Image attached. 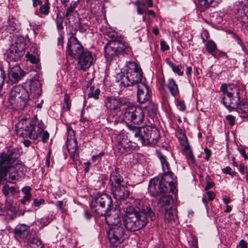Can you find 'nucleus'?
Listing matches in <instances>:
<instances>
[{
    "mask_svg": "<svg viewBox=\"0 0 248 248\" xmlns=\"http://www.w3.org/2000/svg\"><path fill=\"white\" fill-rule=\"evenodd\" d=\"M91 207L98 216H105L110 227L122 224L119 211H112L113 208L111 197L104 193L98 192L92 198Z\"/></svg>",
    "mask_w": 248,
    "mask_h": 248,
    "instance_id": "nucleus-1",
    "label": "nucleus"
},
{
    "mask_svg": "<svg viewBox=\"0 0 248 248\" xmlns=\"http://www.w3.org/2000/svg\"><path fill=\"white\" fill-rule=\"evenodd\" d=\"M16 127L17 135L23 138L35 140L41 135V140L45 143L49 138L48 132L44 130V123L42 121H39L37 117L31 120H21L16 124Z\"/></svg>",
    "mask_w": 248,
    "mask_h": 248,
    "instance_id": "nucleus-2",
    "label": "nucleus"
},
{
    "mask_svg": "<svg viewBox=\"0 0 248 248\" xmlns=\"http://www.w3.org/2000/svg\"><path fill=\"white\" fill-rule=\"evenodd\" d=\"M66 54L78 61V65L83 71L88 69L93 63V57L91 52L85 48L74 36L68 39Z\"/></svg>",
    "mask_w": 248,
    "mask_h": 248,
    "instance_id": "nucleus-3",
    "label": "nucleus"
},
{
    "mask_svg": "<svg viewBox=\"0 0 248 248\" xmlns=\"http://www.w3.org/2000/svg\"><path fill=\"white\" fill-rule=\"evenodd\" d=\"M123 220L125 228L131 232L141 229L145 227L148 222L147 216L142 213L137 212L133 206L126 207Z\"/></svg>",
    "mask_w": 248,
    "mask_h": 248,
    "instance_id": "nucleus-4",
    "label": "nucleus"
},
{
    "mask_svg": "<svg viewBox=\"0 0 248 248\" xmlns=\"http://www.w3.org/2000/svg\"><path fill=\"white\" fill-rule=\"evenodd\" d=\"M128 129L132 132L135 138L143 145L155 144L160 138V132L154 126L138 127L132 124H127Z\"/></svg>",
    "mask_w": 248,
    "mask_h": 248,
    "instance_id": "nucleus-5",
    "label": "nucleus"
},
{
    "mask_svg": "<svg viewBox=\"0 0 248 248\" xmlns=\"http://www.w3.org/2000/svg\"><path fill=\"white\" fill-rule=\"evenodd\" d=\"M126 72L121 76V83L124 87H137L142 82L143 73L140 66L134 62H126Z\"/></svg>",
    "mask_w": 248,
    "mask_h": 248,
    "instance_id": "nucleus-6",
    "label": "nucleus"
},
{
    "mask_svg": "<svg viewBox=\"0 0 248 248\" xmlns=\"http://www.w3.org/2000/svg\"><path fill=\"white\" fill-rule=\"evenodd\" d=\"M220 91L224 96L222 102L224 106L229 110H233L238 108L240 101V90L235 85L222 84Z\"/></svg>",
    "mask_w": 248,
    "mask_h": 248,
    "instance_id": "nucleus-7",
    "label": "nucleus"
},
{
    "mask_svg": "<svg viewBox=\"0 0 248 248\" xmlns=\"http://www.w3.org/2000/svg\"><path fill=\"white\" fill-rule=\"evenodd\" d=\"M122 120L127 123L134 124L140 125L143 123L145 115L142 109L137 106H135L128 102V105L122 108Z\"/></svg>",
    "mask_w": 248,
    "mask_h": 248,
    "instance_id": "nucleus-8",
    "label": "nucleus"
},
{
    "mask_svg": "<svg viewBox=\"0 0 248 248\" xmlns=\"http://www.w3.org/2000/svg\"><path fill=\"white\" fill-rule=\"evenodd\" d=\"M17 151L16 148H9L7 153L0 155V178H3L9 168H12L17 158Z\"/></svg>",
    "mask_w": 248,
    "mask_h": 248,
    "instance_id": "nucleus-9",
    "label": "nucleus"
},
{
    "mask_svg": "<svg viewBox=\"0 0 248 248\" xmlns=\"http://www.w3.org/2000/svg\"><path fill=\"white\" fill-rule=\"evenodd\" d=\"M131 50L130 47L127 43H115L109 41L105 46V56L108 60L110 61L115 59V57L120 54L127 53Z\"/></svg>",
    "mask_w": 248,
    "mask_h": 248,
    "instance_id": "nucleus-10",
    "label": "nucleus"
},
{
    "mask_svg": "<svg viewBox=\"0 0 248 248\" xmlns=\"http://www.w3.org/2000/svg\"><path fill=\"white\" fill-rule=\"evenodd\" d=\"M110 243L114 246H117L127 237L126 231L123 224L110 227L108 232Z\"/></svg>",
    "mask_w": 248,
    "mask_h": 248,
    "instance_id": "nucleus-11",
    "label": "nucleus"
},
{
    "mask_svg": "<svg viewBox=\"0 0 248 248\" xmlns=\"http://www.w3.org/2000/svg\"><path fill=\"white\" fill-rule=\"evenodd\" d=\"M148 190L152 197H157L170 192L168 186H166V184L160 180L159 176L155 177L150 180Z\"/></svg>",
    "mask_w": 248,
    "mask_h": 248,
    "instance_id": "nucleus-12",
    "label": "nucleus"
},
{
    "mask_svg": "<svg viewBox=\"0 0 248 248\" xmlns=\"http://www.w3.org/2000/svg\"><path fill=\"white\" fill-rule=\"evenodd\" d=\"M129 101L124 97H108L106 100V106L108 109L120 111L122 108L125 107Z\"/></svg>",
    "mask_w": 248,
    "mask_h": 248,
    "instance_id": "nucleus-13",
    "label": "nucleus"
},
{
    "mask_svg": "<svg viewBox=\"0 0 248 248\" xmlns=\"http://www.w3.org/2000/svg\"><path fill=\"white\" fill-rule=\"evenodd\" d=\"M28 91L22 86H17L14 87L11 91V99L20 100L22 103L21 106L24 107L30 98Z\"/></svg>",
    "mask_w": 248,
    "mask_h": 248,
    "instance_id": "nucleus-14",
    "label": "nucleus"
},
{
    "mask_svg": "<svg viewBox=\"0 0 248 248\" xmlns=\"http://www.w3.org/2000/svg\"><path fill=\"white\" fill-rule=\"evenodd\" d=\"M132 206L135 208V210L137 212H139L144 215H146L147 217H150L152 221L155 220V215L154 212L149 204L144 201L139 199H135Z\"/></svg>",
    "mask_w": 248,
    "mask_h": 248,
    "instance_id": "nucleus-15",
    "label": "nucleus"
},
{
    "mask_svg": "<svg viewBox=\"0 0 248 248\" xmlns=\"http://www.w3.org/2000/svg\"><path fill=\"white\" fill-rule=\"evenodd\" d=\"M114 198L118 201L124 200L130 196V191L124 184L110 187Z\"/></svg>",
    "mask_w": 248,
    "mask_h": 248,
    "instance_id": "nucleus-16",
    "label": "nucleus"
},
{
    "mask_svg": "<svg viewBox=\"0 0 248 248\" xmlns=\"http://www.w3.org/2000/svg\"><path fill=\"white\" fill-rule=\"evenodd\" d=\"M25 72L18 65H16L8 71V76L12 83H16L25 76Z\"/></svg>",
    "mask_w": 248,
    "mask_h": 248,
    "instance_id": "nucleus-17",
    "label": "nucleus"
},
{
    "mask_svg": "<svg viewBox=\"0 0 248 248\" xmlns=\"http://www.w3.org/2000/svg\"><path fill=\"white\" fill-rule=\"evenodd\" d=\"M30 82L31 94L33 93L34 96L40 95L42 92V86L40 74L39 73H36L33 78L31 79Z\"/></svg>",
    "mask_w": 248,
    "mask_h": 248,
    "instance_id": "nucleus-18",
    "label": "nucleus"
},
{
    "mask_svg": "<svg viewBox=\"0 0 248 248\" xmlns=\"http://www.w3.org/2000/svg\"><path fill=\"white\" fill-rule=\"evenodd\" d=\"M137 89L138 101L140 104H143L149 100L150 91L148 86L145 83H140L136 87Z\"/></svg>",
    "mask_w": 248,
    "mask_h": 248,
    "instance_id": "nucleus-19",
    "label": "nucleus"
},
{
    "mask_svg": "<svg viewBox=\"0 0 248 248\" xmlns=\"http://www.w3.org/2000/svg\"><path fill=\"white\" fill-rule=\"evenodd\" d=\"M163 171L164 174L162 176L160 177V180H161L163 183L166 184V186H168L170 192L175 194L177 192V189L172 177L173 173L170 169Z\"/></svg>",
    "mask_w": 248,
    "mask_h": 248,
    "instance_id": "nucleus-20",
    "label": "nucleus"
},
{
    "mask_svg": "<svg viewBox=\"0 0 248 248\" xmlns=\"http://www.w3.org/2000/svg\"><path fill=\"white\" fill-rule=\"evenodd\" d=\"M24 51L19 49L16 45L11 44L7 50L6 54L7 58L10 61L16 62L18 61L23 56Z\"/></svg>",
    "mask_w": 248,
    "mask_h": 248,
    "instance_id": "nucleus-21",
    "label": "nucleus"
},
{
    "mask_svg": "<svg viewBox=\"0 0 248 248\" xmlns=\"http://www.w3.org/2000/svg\"><path fill=\"white\" fill-rule=\"evenodd\" d=\"M124 183V177L122 170L116 168L109 175V184L110 187Z\"/></svg>",
    "mask_w": 248,
    "mask_h": 248,
    "instance_id": "nucleus-22",
    "label": "nucleus"
},
{
    "mask_svg": "<svg viewBox=\"0 0 248 248\" xmlns=\"http://www.w3.org/2000/svg\"><path fill=\"white\" fill-rule=\"evenodd\" d=\"M14 232L20 239H27L30 233L29 226L24 224L18 225L15 229Z\"/></svg>",
    "mask_w": 248,
    "mask_h": 248,
    "instance_id": "nucleus-23",
    "label": "nucleus"
},
{
    "mask_svg": "<svg viewBox=\"0 0 248 248\" xmlns=\"http://www.w3.org/2000/svg\"><path fill=\"white\" fill-rule=\"evenodd\" d=\"M148 113V116L154 121L157 117V110L156 106L153 103H149V104L145 107Z\"/></svg>",
    "mask_w": 248,
    "mask_h": 248,
    "instance_id": "nucleus-24",
    "label": "nucleus"
},
{
    "mask_svg": "<svg viewBox=\"0 0 248 248\" xmlns=\"http://www.w3.org/2000/svg\"><path fill=\"white\" fill-rule=\"evenodd\" d=\"M167 87L172 96L175 97L179 94L178 86L173 79L170 78L169 80Z\"/></svg>",
    "mask_w": 248,
    "mask_h": 248,
    "instance_id": "nucleus-25",
    "label": "nucleus"
},
{
    "mask_svg": "<svg viewBox=\"0 0 248 248\" xmlns=\"http://www.w3.org/2000/svg\"><path fill=\"white\" fill-rule=\"evenodd\" d=\"M173 201L172 197L167 194H164L160 195V197L158 200V203L161 207L169 206Z\"/></svg>",
    "mask_w": 248,
    "mask_h": 248,
    "instance_id": "nucleus-26",
    "label": "nucleus"
},
{
    "mask_svg": "<svg viewBox=\"0 0 248 248\" xmlns=\"http://www.w3.org/2000/svg\"><path fill=\"white\" fill-rule=\"evenodd\" d=\"M157 157L159 159L163 171L169 170L170 169V164L167 161V156L160 151H156Z\"/></svg>",
    "mask_w": 248,
    "mask_h": 248,
    "instance_id": "nucleus-27",
    "label": "nucleus"
},
{
    "mask_svg": "<svg viewBox=\"0 0 248 248\" xmlns=\"http://www.w3.org/2000/svg\"><path fill=\"white\" fill-rule=\"evenodd\" d=\"M66 145L69 154L71 156L74 157L78 148L77 140L67 141Z\"/></svg>",
    "mask_w": 248,
    "mask_h": 248,
    "instance_id": "nucleus-28",
    "label": "nucleus"
},
{
    "mask_svg": "<svg viewBox=\"0 0 248 248\" xmlns=\"http://www.w3.org/2000/svg\"><path fill=\"white\" fill-rule=\"evenodd\" d=\"M15 37V43L13 45H16L19 49H22L24 51L25 48V42L26 40L24 36L22 35L16 36Z\"/></svg>",
    "mask_w": 248,
    "mask_h": 248,
    "instance_id": "nucleus-29",
    "label": "nucleus"
},
{
    "mask_svg": "<svg viewBox=\"0 0 248 248\" xmlns=\"http://www.w3.org/2000/svg\"><path fill=\"white\" fill-rule=\"evenodd\" d=\"M205 47L207 52L215 57V52L217 50V45L212 40H209L205 45Z\"/></svg>",
    "mask_w": 248,
    "mask_h": 248,
    "instance_id": "nucleus-30",
    "label": "nucleus"
},
{
    "mask_svg": "<svg viewBox=\"0 0 248 248\" xmlns=\"http://www.w3.org/2000/svg\"><path fill=\"white\" fill-rule=\"evenodd\" d=\"M50 3L49 1H45L44 4H42L39 9L40 14L44 15H47L49 13Z\"/></svg>",
    "mask_w": 248,
    "mask_h": 248,
    "instance_id": "nucleus-31",
    "label": "nucleus"
},
{
    "mask_svg": "<svg viewBox=\"0 0 248 248\" xmlns=\"http://www.w3.org/2000/svg\"><path fill=\"white\" fill-rule=\"evenodd\" d=\"M100 93V91L99 89L94 90V87H91L90 88V92L88 93V97L90 98H93L94 99L96 100L98 99Z\"/></svg>",
    "mask_w": 248,
    "mask_h": 248,
    "instance_id": "nucleus-32",
    "label": "nucleus"
},
{
    "mask_svg": "<svg viewBox=\"0 0 248 248\" xmlns=\"http://www.w3.org/2000/svg\"><path fill=\"white\" fill-rule=\"evenodd\" d=\"M237 109H238L239 113L248 114V104L240 101L238 108Z\"/></svg>",
    "mask_w": 248,
    "mask_h": 248,
    "instance_id": "nucleus-33",
    "label": "nucleus"
},
{
    "mask_svg": "<svg viewBox=\"0 0 248 248\" xmlns=\"http://www.w3.org/2000/svg\"><path fill=\"white\" fill-rule=\"evenodd\" d=\"M64 104L63 106V109H64L65 111L69 110L71 108V103L70 99V96L67 93L64 94Z\"/></svg>",
    "mask_w": 248,
    "mask_h": 248,
    "instance_id": "nucleus-34",
    "label": "nucleus"
},
{
    "mask_svg": "<svg viewBox=\"0 0 248 248\" xmlns=\"http://www.w3.org/2000/svg\"><path fill=\"white\" fill-rule=\"evenodd\" d=\"M77 6V4L76 2H73L71 3L70 6L68 8H67L65 15V16L68 19H69V17L74 12Z\"/></svg>",
    "mask_w": 248,
    "mask_h": 248,
    "instance_id": "nucleus-35",
    "label": "nucleus"
},
{
    "mask_svg": "<svg viewBox=\"0 0 248 248\" xmlns=\"http://www.w3.org/2000/svg\"><path fill=\"white\" fill-rule=\"evenodd\" d=\"M109 36L111 38L110 41H114L115 43H125L123 41V37L121 36L119 37L117 33L115 32L109 33Z\"/></svg>",
    "mask_w": 248,
    "mask_h": 248,
    "instance_id": "nucleus-36",
    "label": "nucleus"
},
{
    "mask_svg": "<svg viewBox=\"0 0 248 248\" xmlns=\"http://www.w3.org/2000/svg\"><path fill=\"white\" fill-rule=\"evenodd\" d=\"M67 141L77 140L75 137V132L71 127H67Z\"/></svg>",
    "mask_w": 248,
    "mask_h": 248,
    "instance_id": "nucleus-37",
    "label": "nucleus"
},
{
    "mask_svg": "<svg viewBox=\"0 0 248 248\" xmlns=\"http://www.w3.org/2000/svg\"><path fill=\"white\" fill-rule=\"evenodd\" d=\"M27 61H29L31 63L37 64L39 62V59L32 54L28 53L26 55Z\"/></svg>",
    "mask_w": 248,
    "mask_h": 248,
    "instance_id": "nucleus-38",
    "label": "nucleus"
},
{
    "mask_svg": "<svg viewBox=\"0 0 248 248\" xmlns=\"http://www.w3.org/2000/svg\"><path fill=\"white\" fill-rule=\"evenodd\" d=\"M214 0H199V4L203 10L209 7Z\"/></svg>",
    "mask_w": 248,
    "mask_h": 248,
    "instance_id": "nucleus-39",
    "label": "nucleus"
},
{
    "mask_svg": "<svg viewBox=\"0 0 248 248\" xmlns=\"http://www.w3.org/2000/svg\"><path fill=\"white\" fill-rule=\"evenodd\" d=\"M165 218L170 222H175L176 216L171 211H166Z\"/></svg>",
    "mask_w": 248,
    "mask_h": 248,
    "instance_id": "nucleus-40",
    "label": "nucleus"
},
{
    "mask_svg": "<svg viewBox=\"0 0 248 248\" xmlns=\"http://www.w3.org/2000/svg\"><path fill=\"white\" fill-rule=\"evenodd\" d=\"M184 150L187 155L188 157L191 160V161H194V156L189 145H185L184 146Z\"/></svg>",
    "mask_w": 248,
    "mask_h": 248,
    "instance_id": "nucleus-41",
    "label": "nucleus"
},
{
    "mask_svg": "<svg viewBox=\"0 0 248 248\" xmlns=\"http://www.w3.org/2000/svg\"><path fill=\"white\" fill-rule=\"evenodd\" d=\"M63 21V19L62 16H57L56 22L57 24V29L59 30H61L63 29L62 23Z\"/></svg>",
    "mask_w": 248,
    "mask_h": 248,
    "instance_id": "nucleus-42",
    "label": "nucleus"
},
{
    "mask_svg": "<svg viewBox=\"0 0 248 248\" xmlns=\"http://www.w3.org/2000/svg\"><path fill=\"white\" fill-rule=\"evenodd\" d=\"M17 29V25L12 21H10L8 23L7 30L11 33V31H15Z\"/></svg>",
    "mask_w": 248,
    "mask_h": 248,
    "instance_id": "nucleus-43",
    "label": "nucleus"
},
{
    "mask_svg": "<svg viewBox=\"0 0 248 248\" xmlns=\"http://www.w3.org/2000/svg\"><path fill=\"white\" fill-rule=\"evenodd\" d=\"M171 69L174 73H177L179 76H182L183 75L184 72L181 70V65H174Z\"/></svg>",
    "mask_w": 248,
    "mask_h": 248,
    "instance_id": "nucleus-44",
    "label": "nucleus"
},
{
    "mask_svg": "<svg viewBox=\"0 0 248 248\" xmlns=\"http://www.w3.org/2000/svg\"><path fill=\"white\" fill-rule=\"evenodd\" d=\"M235 117L232 115H228L226 116V120L231 126H233L235 124Z\"/></svg>",
    "mask_w": 248,
    "mask_h": 248,
    "instance_id": "nucleus-45",
    "label": "nucleus"
},
{
    "mask_svg": "<svg viewBox=\"0 0 248 248\" xmlns=\"http://www.w3.org/2000/svg\"><path fill=\"white\" fill-rule=\"evenodd\" d=\"M177 107L179 108V109L181 111H184L186 109V107L184 102L182 101H178L177 104Z\"/></svg>",
    "mask_w": 248,
    "mask_h": 248,
    "instance_id": "nucleus-46",
    "label": "nucleus"
},
{
    "mask_svg": "<svg viewBox=\"0 0 248 248\" xmlns=\"http://www.w3.org/2000/svg\"><path fill=\"white\" fill-rule=\"evenodd\" d=\"M31 189L30 186H26L22 188V191L24 193L25 195L32 196L31 193Z\"/></svg>",
    "mask_w": 248,
    "mask_h": 248,
    "instance_id": "nucleus-47",
    "label": "nucleus"
},
{
    "mask_svg": "<svg viewBox=\"0 0 248 248\" xmlns=\"http://www.w3.org/2000/svg\"><path fill=\"white\" fill-rule=\"evenodd\" d=\"M239 171L242 174H244L245 172L247 173V180L248 181V171L247 170V167L244 165L241 164L240 165Z\"/></svg>",
    "mask_w": 248,
    "mask_h": 248,
    "instance_id": "nucleus-48",
    "label": "nucleus"
},
{
    "mask_svg": "<svg viewBox=\"0 0 248 248\" xmlns=\"http://www.w3.org/2000/svg\"><path fill=\"white\" fill-rule=\"evenodd\" d=\"M161 49L162 51H164L169 49V46L167 44L166 42L163 40L160 42Z\"/></svg>",
    "mask_w": 248,
    "mask_h": 248,
    "instance_id": "nucleus-49",
    "label": "nucleus"
},
{
    "mask_svg": "<svg viewBox=\"0 0 248 248\" xmlns=\"http://www.w3.org/2000/svg\"><path fill=\"white\" fill-rule=\"evenodd\" d=\"M2 192L3 194L7 196L10 193V190L9 189V186L8 185H4L2 188Z\"/></svg>",
    "mask_w": 248,
    "mask_h": 248,
    "instance_id": "nucleus-50",
    "label": "nucleus"
},
{
    "mask_svg": "<svg viewBox=\"0 0 248 248\" xmlns=\"http://www.w3.org/2000/svg\"><path fill=\"white\" fill-rule=\"evenodd\" d=\"M44 202H45V200L43 199H41L39 200L37 199H35L33 201V204L36 207L39 206L40 205L44 203Z\"/></svg>",
    "mask_w": 248,
    "mask_h": 248,
    "instance_id": "nucleus-51",
    "label": "nucleus"
},
{
    "mask_svg": "<svg viewBox=\"0 0 248 248\" xmlns=\"http://www.w3.org/2000/svg\"><path fill=\"white\" fill-rule=\"evenodd\" d=\"M32 196L25 195L23 198L20 200V202L23 204H25L27 202L31 201Z\"/></svg>",
    "mask_w": 248,
    "mask_h": 248,
    "instance_id": "nucleus-52",
    "label": "nucleus"
},
{
    "mask_svg": "<svg viewBox=\"0 0 248 248\" xmlns=\"http://www.w3.org/2000/svg\"><path fill=\"white\" fill-rule=\"evenodd\" d=\"M204 153L206 155L204 157L205 159L206 160H208L210 157L211 155L212 152L211 150L207 148H205L204 150Z\"/></svg>",
    "mask_w": 248,
    "mask_h": 248,
    "instance_id": "nucleus-53",
    "label": "nucleus"
},
{
    "mask_svg": "<svg viewBox=\"0 0 248 248\" xmlns=\"http://www.w3.org/2000/svg\"><path fill=\"white\" fill-rule=\"evenodd\" d=\"M207 194L208 195V198L209 201L213 200L216 197L215 193L212 191H208L207 192Z\"/></svg>",
    "mask_w": 248,
    "mask_h": 248,
    "instance_id": "nucleus-54",
    "label": "nucleus"
},
{
    "mask_svg": "<svg viewBox=\"0 0 248 248\" xmlns=\"http://www.w3.org/2000/svg\"><path fill=\"white\" fill-rule=\"evenodd\" d=\"M92 160L93 163L95 164H97L100 161L101 158L96 155L92 156Z\"/></svg>",
    "mask_w": 248,
    "mask_h": 248,
    "instance_id": "nucleus-55",
    "label": "nucleus"
},
{
    "mask_svg": "<svg viewBox=\"0 0 248 248\" xmlns=\"http://www.w3.org/2000/svg\"><path fill=\"white\" fill-rule=\"evenodd\" d=\"M9 189L10 190V193L12 195H15L16 193H18L19 191H17V188L16 187L13 186H9Z\"/></svg>",
    "mask_w": 248,
    "mask_h": 248,
    "instance_id": "nucleus-56",
    "label": "nucleus"
},
{
    "mask_svg": "<svg viewBox=\"0 0 248 248\" xmlns=\"http://www.w3.org/2000/svg\"><path fill=\"white\" fill-rule=\"evenodd\" d=\"M187 142H188V141H187V139L186 136L185 135H183V137L181 140V144L182 145L185 146L186 145H188Z\"/></svg>",
    "mask_w": 248,
    "mask_h": 248,
    "instance_id": "nucleus-57",
    "label": "nucleus"
},
{
    "mask_svg": "<svg viewBox=\"0 0 248 248\" xmlns=\"http://www.w3.org/2000/svg\"><path fill=\"white\" fill-rule=\"evenodd\" d=\"M57 207L59 208L62 212H64V209L62 207L63 206V202L62 201H59L56 203Z\"/></svg>",
    "mask_w": 248,
    "mask_h": 248,
    "instance_id": "nucleus-58",
    "label": "nucleus"
},
{
    "mask_svg": "<svg viewBox=\"0 0 248 248\" xmlns=\"http://www.w3.org/2000/svg\"><path fill=\"white\" fill-rule=\"evenodd\" d=\"M32 0V6L33 7H36L38 5H41L42 4V1L41 0Z\"/></svg>",
    "mask_w": 248,
    "mask_h": 248,
    "instance_id": "nucleus-59",
    "label": "nucleus"
},
{
    "mask_svg": "<svg viewBox=\"0 0 248 248\" xmlns=\"http://www.w3.org/2000/svg\"><path fill=\"white\" fill-rule=\"evenodd\" d=\"M32 243L33 244H35L37 246H40L42 244V242L40 239L36 238H33L32 240Z\"/></svg>",
    "mask_w": 248,
    "mask_h": 248,
    "instance_id": "nucleus-60",
    "label": "nucleus"
},
{
    "mask_svg": "<svg viewBox=\"0 0 248 248\" xmlns=\"http://www.w3.org/2000/svg\"><path fill=\"white\" fill-rule=\"evenodd\" d=\"M214 183L213 182H208L207 183V185L205 187V190H208L211 187H213L214 186Z\"/></svg>",
    "mask_w": 248,
    "mask_h": 248,
    "instance_id": "nucleus-61",
    "label": "nucleus"
},
{
    "mask_svg": "<svg viewBox=\"0 0 248 248\" xmlns=\"http://www.w3.org/2000/svg\"><path fill=\"white\" fill-rule=\"evenodd\" d=\"M15 169L20 170L21 171H24L25 168L21 164H16L15 165Z\"/></svg>",
    "mask_w": 248,
    "mask_h": 248,
    "instance_id": "nucleus-62",
    "label": "nucleus"
},
{
    "mask_svg": "<svg viewBox=\"0 0 248 248\" xmlns=\"http://www.w3.org/2000/svg\"><path fill=\"white\" fill-rule=\"evenodd\" d=\"M239 246L241 248H248L247 243L244 240H241L239 242Z\"/></svg>",
    "mask_w": 248,
    "mask_h": 248,
    "instance_id": "nucleus-63",
    "label": "nucleus"
},
{
    "mask_svg": "<svg viewBox=\"0 0 248 248\" xmlns=\"http://www.w3.org/2000/svg\"><path fill=\"white\" fill-rule=\"evenodd\" d=\"M239 152L241 154V155L244 157L245 160L248 159V156L246 154V151L244 149L240 150Z\"/></svg>",
    "mask_w": 248,
    "mask_h": 248,
    "instance_id": "nucleus-64",
    "label": "nucleus"
}]
</instances>
